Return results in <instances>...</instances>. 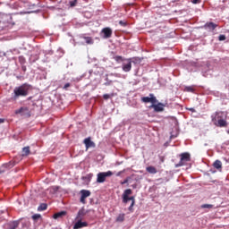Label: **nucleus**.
<instances>
[{
  "label": "nucleus",
  "instance_id": "30",
  "mask_svg": "<svg viewBox=\"0 0 229 229\" xmlns=\"http://www.w3.org/2000/svg\"><path fill=\"white\" fill-rule=\"evenodd\" d=\"M119 24H120V26H123V28L126 27V26H128V22H126V21H119Z\"/></svg>",
  "mask_w": 229,
  "mask_h": 229
},
{
  "label": "nucleus",
  "instance_id": "35",
  "mask_svg": "<svg viewBox=\"0 0 229 229\" xmlns=\"http://www.w3.org/2000/svg\"><path fill=\"white\" fill-rule=\"evenodd\" d=\"M103 98L104 99H110V96L108 94H105Z\"/></svg>",
  "mask_w": 229,
  "mask_h": 229
},
{
  "label": "nucleus",
  "instance_id": "16",
  "mask_svg": "<svg viewBox=\"0 0 229 229\" xmlns=\"http://www.w3.org/2000/svg\"><path fill=\"white\" fill-rule=\"evenodd\" d=\"M64 216H67V211H60L54 214V219H60V217H64Z\"/></svg>",
  "mask_w": 229,
  "mask_h": 229
},
{
  "label": "nucleus",
  "instance_id": "38",
  "mask_svg": "<svg viewBox=\"0 0 229 229\" xmlns=\"http://www.w3.org/2000/svg\"><path fill=\"white\" fill-rule=\"evenodd\" d=\"M20 62H26V59H24L22 56H20Z\"/></svg>",
  "mask_w": 229,
  "mask_h": 229
},
{
  "label": "nucleus",
  "instance_id": "31",
  "mask_svg": "<svg viewBox=\"0 0 229 229\" xmlns=\"http://www.w3.org/2000/svg\"><path fill=\"white\" fill-rule=\"evenodd\" d=\"M218 40H220V42L221 41H223V40H226V36H225V35H220L219 37H218Z\"/></svg>",
  "mask_w": 229,
  "mask_h": 229
},
{
  "label": "nucleus",
  "instance_id": "36",
  "mask_svg": "<svg viewBox=\"0 0 229 229\" xmlns=\"http://www.w3.org/2000/svg\"><path fill=\"white\" fill-rule=\"evenodd\" d=\"M130 201L135 204V197H130Z\"/></svg>",
  "mask_w": 229,
  "mask_h": 229
},
{
  "label": "nucleus",
  "instance_id": "14",
  "mask_svg": "<svg viewBox=\"0 0 229 229\" xmlns=\"http://www.w3.org/2000/svg\"><path fill=\"white\" fill-rule=\"evenodd\" d=\"M102 33L104 34V38H110V37H112V29L108 27L104 28Z\"/></svg>",
  "mask_w": 229,
  "mask_h": 229
},
{
  "label": "nucleus",
  "instance_id": "13",
  "mask_svg": "<svg viewBox=\"0 0 229 229\" xmlns=\"http://www.w3.org/2000/svg\"><path fill=\"white\" fill-rule=\"evenodd\" d=\"M89 226V224L87 222H81V220H79L75 225H73V229H80V228H85Z\"/></svg>",
  "mask_w": 229,
  "mask_h": 229
},
{
  "label": "nucleus",
  "instance_id": "28",
  "mask_svg": "<svg viewBox=\"0 0 229 229\" xmlns=\"http://www.w3.org/2000/svg\"><path fill=\"white\" fill-rule=\"evenodd\" d=\"M123 203H128L130 201V197L129 196H123Z\"/></svg>",
  "mask_w": 229,
  "mask_h": 229
},
{
  "label": "nucleus",
  "instance_id": "3",
  "mask_svg": "<svg viewBox=\"0 0 229 229\" xmlns=\"http://www.w3.org/2000/svg\"><path fill=\"white\" fill-rule=\"evenodd\" d=\"M114 173L112 171L107 172H100L97 175V182L98 183H105L106 182V178L113 176Z\"/></svg>",
  "mask_w": 229,
  "mask_h": 229
},
{
  "label": "nucleus",
  "instance_id": "4",
  "mask_svg": "<svg viewBox=\"0 0 229 229\" xmlns=\"http://www.w3.org/2000/svg\"><path fill=\"white\" fill-rule=\"evenodd\" d=\"M181 159L178 164L175 165V167H182L187 165V162H191V154L184 152L180 155Z\"/></svg>",
  "mask_w": 229,
  "mask_h": 229
},
{
  "label": "nucleus",
  "instance_id": "32",
  "mask_svg": "<svg viewBox=\"0 0 229 229\" xmlns=\"http://www.w3.org/2000/svg\"><path fill=\"white\" fill-rule=\"evenodd\" d=\"M135 206L134 202H131V206L129 207L130 212H133V207Z\"/></svg>",
  "mask_w": 229,
  "mask_h": 229
},
{
  "label": "nucleus",
  "instance_id": "17",
  "mask_svg": "<svg viewBox=\"0 0 229 229\" xmlns=\"http://www.w3.org/2000/svg\"><path fill=\"white\" fill-rule=\"evenodd\" d=\"M146 171L150 174H157L158 173V171H157V168H155V166H148L146 168Z\"/></svg>",
  "mask_w": 229,
  "mask_h": 229
},
{
  "label": "nucleus",
  "instance_id": "11",
  "mask_svg": "<svg viewBox=\"0 0 229 229\" xmlns=\"http://www.w3.org/2000/svg\"><path fill=\"white\" fill-rule=\"evenodd\" d=\"M83 142L85 144L86 149H89V148H96V143L92 141L90 137L86 138Z\"/></svg>",
  "mask_w": 229,
  "mask_h": 229
},
{
  "label": "nucleus",
  "instance_id": "18",
  "mask_svg": "<svg viewBox=\"0 0 229 229\" xmlns=\"http://www.w3.org/2000/svg\"><path fill=\"white\" fill-rule=\"evenodd\" d=\"M30 147H24L22 148V157H28V155H30Z\"/></svg>",
  "mask_w": 229,
  "mask_h": 229
},
{
  "label": "nucleus",
  "instance_id": "5",
  "mask_svg": "<svg viewBox=\"0 0 229 229\" xmlns=\"http://www.w3.org/2000/svg\"><path fill=\"white\" fill-rule=\"evenodd\" d=\"M16 115H22L23 117H31V112L27 106H22L20 109L14 111Z\"/></svg>",
  "mask_w": 229,
  "mask_h": 229
},
{
  "label": "nucleus",
  "instance_id": "10",
  "mask_svg": "<svg viewBox=\"0 0 229 229\" xmlns=\"http://www.w3.org/2000/svg\"><path fill=\"white\" fill-rule=\"evenodd\" d=\"M122 69L124 72H130L131 71V59H128L127 63H123Z\"/></svg>",
  "mask_w": 229,
  "mask_h": 229
},
{
  "label": "nucleus",
  "instance_id": "7",
  "mask_svg": "<svg viewBox=\"0 0 229 229\" xmlns=\"http://www.w3.org/2000/svg\"><path fill=\"white\" fill-rule=\"evenodd\" d=\"M14 166H15V162H13V161H10L9 163L4 164L0 167V174H2V173H6V171H8V169H12V167H14Z\"/></svg>",
  "mask_w": 229,
  "mask_h": 229
},
{
  "label": "nucleus",
  "instance_id": "6",
  "mask_svg": "<svg viewBox=\"0 0 229 229\" xmlns=\"http://www.w3.org/2000/svg\"><path fill=\"white\" fill-rule=\"evenodd\" d=\"M141 101H142V103H152V105L158 103L157 97H155V95L153 93H150L149 97H142Z\"/></svg>",
  "mask_w": 229,
  "mask_h": 229
},
{
  "label": "nucleus",
  "instance_id": "12",
  "mask_svg": "<svg viewBox=\"0 0 229 229\" xmlns=\"http://www.w3.org/2000/svg\"><path fill=\"white\" fill-rule=\"evenodd\" d=\"M216 28H217V24L210 21V22H207L204 25V30H209V31H214V30H216Z\"/></svg>",
  "mask_w": 229,
  "mask_h": 229
},
{
  "label": "nucleus",
  "instance_id": "39",
  "mask_svg": "<svg viewBox=\"0 0 229 229\" xmlns=\"http://www.w3.org/2000/svg\"><path fill=\"white\" fill-rule=\"evenodd\" d=\"M121 174H123V171H120L116 174V176H121Z\"/></svg>",
  "mask_w": 229,
  "mask_h": 229
},
{
  "label": "nucleus",
  "instance_id": "15",
  "mask_svg": "<svg viewBox=\"0 0 229 229\" xmlns=\"http://www.w3.org/2000/svg\"><path fill=\"white\" fill-rule=\"evenodd\" d=\"M213 166L215 169H217V171H221V169H223V163L220 160H216L213 163Z\"/></svg>",
  "mask_w": 229,
  "mask_h": 229
},
{
  "label": "nucleus",
  "instance_id": "1",
  "mask_svg": "<svg viewBox=\"0 0 229 229\" xmlns=\"http://www.w3.org/2000/svg\"><path fill=\"white\" fill-rule=\"evenodd\" d=\"M33 87L28 83H23L19 87H15L13 89V99H19V98H26L30 94Z\"/></svg>",
  "mask_w": 229,
  "mask_h": 229
},
{
  "label": "nucleus",
  "instance_id": "25",
  "mask_svg": "<svg viewBox=\"0 0 229 229\" xmlns=\"http://www.w3.org/2000/svg\"><path fill=\"white\" fill-rule=\"evenodd\" d=\"M200 208H214V205L212 204H203L200 206Z\"/></svg>",
  "mask_w": 229,
  "mask_h": 229
},
{
  "label": "nucleus",
  "instance_id": "21",
  "mask_svg": "<svg viewBox=\"0 0 229 229\" xmlns=\"http://www.w3.org/2000/svg\"><path fill=\"white\" fill-rule=\"evenodd\" d=\"M184 90H185V92H192V93H194V86H186L185 88H184Z\"/></svg>",
  "mask_w": 229,
  "mask_h": 229
},
{
  "label": "nucleus",
  "instance_id": "34",
  "mask_svg": "<svg viewBox=\"0 0 229 229\" xmlns=\"http://www.w3.org/2000/svg\"><path fill=\"white\" fill-rule=\"evenodd\" d=\"M128 182H129V179L126 178V179L123 180L121 183H122V185H124V184L128 183Z\"/></svg>",
  "mask_w": 229,
  "mask_h": 229
},
{
  "label": "nucleus",
  "instance_id": "37",
  "mask_svg": "<svg viewBox=\"0 0 229 229\" xmlns=\"http://www.w3.org/2000/svg\"><path fill=\"white\" fill-rule=\"evenodd\" d=\"M69 87H71V83H66L64 87V89H69Z\"/></svg>",
  "mask_w": 229,
  "mask_h": 229
},
{
  "label": "nucleus",
  "instance_id": "9",
  "mask_svg": "<svg viewBox=\"0 0 229 229\" xmlns=\"http://www.w3.org/2000/svg\"><path fill=\"white\" fill-rule=\"evenodd\" d=\"M165 107V105L158 102L157 104H152L150 106V108H154V112H164V108Z\"/></svg>",
  "mask_w": 229,
  "mask_h": 229
},
{
  "label": "nucleus",
  "instance_id": "29",
  "mask_svg": "<svg viewBox=\"0 0 229 229\" xmlns=\"http://www.w3.org/2000/svg\"><path fill=\"white\" fill-rule=\"evenodd\" d=\"M85 216V211H84L83 209L79 210V212H78V216H79V217H81V216Z\"/></svg>",
  "mask_w": 229,
  "mask_h": 229
},
{
  "label": "nucleus",
  "instance_id": "40",
  "mask_svg": "<svg viewBox=\"0 0 229 229\" xmlns=\"http://www.w3.org/2000/svg\"><path fill=\"white\" fill-rule=\"evenodd\" d=\"M2 123H4V119L0 118V124H2Z\"/></svg>",
  "mask_w": 229,
  "mask_h": 229
},
{
  "label": "nucleus",
  "instance_id": "41",
  "mask_svg": "<svg viewBox=\"0 0 229 229\" xmlns=\"http://www.w3.org/2000/svg\"><path fill=\"white\" fill-rule=\"evenodd\" d=\"M29 99H31V98H29Z\"/></svg>",
  "mask_w": 229,
  "mask_h": 229
},
{
  "label": "nucleus",
  "instance_id": "19",
  "mask_svg": "<svg viewBox=\"0 0 229 229\" xmlns=\"http://www.w3.org/2000/svg\"><path fill=\"white\" fill-rule=\"evenodd\" d=\"M38 210L40 211H44V210H47V204L46 203H42L39 205V207L38 208Z\"/></svg>",
  "mask_w": 229,
  "mask_h": 229
},
{
  "label": "nucleus",
  "instance_id": "8",
  "mask_svg": "<svg viewBox=\"0 0 229 229\" xmlns=\"http://www.w3.org/2000/svg\"><path fill=\"white\" fill-rule=\"evenodd\" d=\"M81 203H82L83 205H85V203H87V198H89L90 196V191L89 190H81Z\"/></svg>",
  "mask_w": 229,
  "mask_h": 229
},
{
  "label": "nucleus",
  "instance_id": "2",
  "mask_svg": "<svg viewBox=\"0 0 229 229\" xmlns=\"http://www.w3.org/2000/svg\"><path fill=\"white\" fill-rule=\"evenodd\" d=\"M212 121L216 126L218 128H226L228 126V123H226V120L223 119V116H221V113H216L213 117Z\"/></svg>",
  "mask_w": 229,
  "mask_h": 229
},
{
  "label": "nucleus",
  "instance_id": "20",
  "mask_svg": "<svg viewBox=\"0 0 229 229\" xmlns=\"http://www.w3.org/2000/svg\"><path fill=\"white\" fill-rule=\"evenodd\" d=\"M124 214H120L117 217H116V223H123V221H124Z\"/></svg>",
  "mask_w": 229,
  "mask_h": 229
},
{
  "label": "nucleus",
  "instance_id": "26",
  "mask_svg": "<svg viewBox=\"0 0 229 229\" xmlns=\"http://www.w3.org/2000/svg\"><path fill=\"white\" fill-rule=\"evenodd\" d=\"M40 217H42V216L40 214H35V215L32 216V219L34 221H37V220L40 219Z\"/></svg>",
  "mask_w": 229,
  "mask_h": 229
},
{
  "label": "nucleus",
  "instance_id": "23",
  "mask_svg": "<svg viewBox=\"0 0 229 229\" xmlns=\"http://www.w3.org/2000/svg\"><path fill=\"white\" fill-rule=\"evenodd\" d=\"M69 4H70L71 8H74V6H76V4H78V0H70Z\"/></svg>",
  "mask_w": 229,
  "mask_h": 229
},
{
  "label": "nucleus",
  "instance_id": "27",
  "mask_svg": "<svg viewBox=\"0 0 229 229\" xmlns=\"http://www.w3.org/2000/svg\"><path fill=\"white\" fill-rule=\"evenodd\" d=\"M131 194V189H127L124 191L123 196H130Z\"/></svg>",
  "mask_w": 229,
  "mask_h": 229
},
{
  "label": "nucleus",
  "instance_id": "24",
  "mask_svg": "<svg viewBox=\"0 0 229 229\" xmlns=\"http://www.w3.org/2000/svg\"><path fill=\"white\" fill-rule=\"evenodd\" d=\"M84 39L86 40V44H94V39L90 37H84Z\"/></svg>",
  "mask_w": 229,
  "mask_h": 229
},
{
  "label": "nucleus",
  "instance_id": "33",
  "mask_svg": "<svg viewBox=\"0 0 229 229\" xmlns=\"http://www.w3.org/2000/svg\"><path fill=\"white\" fill-rule=\"evenodd\" d=\"M191 3L193 4H198L201 3V0H191Z\"/></svg>",
  "mask_w": 229,
  "mask_h": 229
},
{
  "label": "nucleus",
  "instance_id": "22",
  "mask_svg": "<svg viewBox=\"0 0 229 229\" xmlns=\"http://www.w3.org/2000/svg\"><path fill=\"white\" fill-rule=\"evenodd\" d=\"M114 60H115V62H117V64H121V62H123L124 59H123V56H121V55H115L114 57Z\"/></svg>",
  "mask_w": 229,
  "mask_h": 229
}]
</instances>
